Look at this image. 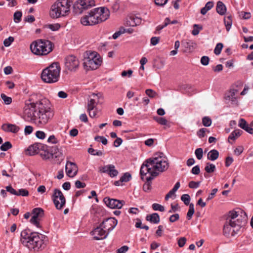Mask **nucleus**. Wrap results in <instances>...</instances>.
<instances>
[{
    "label": "nucleus",
    "mask_w": 253,
    "mask_h": 253,
    "mask_svg": "<svg viewBox=\"0 0 253 253\" xmlns=\"http://www.w3.org/2000/svg\"><path fill=\"white\" fill-rule=\"evenodd\" d=\"M32 96L26 100L24 107V115L26 119L33 122L38 126L46 124L53 117V113L46 104L45 99L35 101Z\"/></svg>",
    "instance_id": "obj_1"
},
{
    "label": "nucleus",
    "mask_w": 253,
    "mask_h": 253,
    "mask_svg": "<svg viewBox=\"0 0 253 253\" xmlns=\"http://www.w3.org/2000/svg\"><path fill=\"white\" fill-rule=\"evenodd\" d=\"M163 156L162 153L156 154L153 157L146 160L141 167V179L146 180L143 189L146 192H150L151 189V181L169 168V164Z\"/></svg>",
    "instance_id": "obj_2"
},
{
    "label": "nucleus",
    "mask_w": 253,
    "mask_h": 253,
    "mask_svg": "<svg viewBox=\"0 0 253 253\" xmlns=\"http://www.w3.org/2000/svg\"><path fill=\"white\" fill-rule=\"evenodd\" d=\"M247 216L245 212L241 214L234 211L229 212L223 226V232L225 236L229 237L238 234L242 227L247 223Z\"/></svg>",
    "instance_id": "obj_3"
},
{
    "label": "nucleus",
    "mask_w": 253,
    "mask_h": 253,
    "mask_svg": "<svg viewBox=\"0 0 253 253\" xmlns=\"http://www.w3.org/2000/svg\"><path fill=\"white\" fill-rule=\"evenodd\" d=\"M110 16L109 10L105 7L94 8L88 14L81 19V23L84 26L97 24L106 20Z\"/></svg>",
    "instance_id": "obj_4"
},
{
    "label": "nucleus",
    "mask_w": 253,
    "mask_h": 253,
    "mask_svg": "<svg viewBox=\"0 0 253 253\" xmlns=\"http://www.w3.org/2000/svg\"><path fill=\"white\" fill-rule=\"evenodd\" d=\"M71 2L69 0H58L51 6L50 16L58 18L67 15L70 12Z\"/></svg>",
    "instance_id": "obj_5"
},
{
    "label": "nucleus",
    "mask_w": 253,
    "mask_h": 253,
    "mask_svg": "<svg viewBox=\"0 0 253 253\" xmlns=\"http://www.w3.org/2000/svg\"><path fill=\"white\" fill-rule=\"evenodd\" d=\"M60 70L59 64L58 62H54L42 70L41 78L44 83H56L59 80Z\"/></svg>",
    "instance_id": "obj_6"
},
{
    "label": "nucleus",
    "mask_w": 253,
    "mask_h": 253,
    "mask_svg": "<svg viewBox=\"0 0 253 253\" xmlns=\"http://www.w3.org/2000/svg\"><path fill=\"white\" fill-rule=\"evenodd\" d=\"M30 49L35 54L45 55L52 50L53 44L48 40H38L31 44Z\"/></svg>",
    "instance_id": "obj_7"
},
{
    "label": "nucleus",
    "mask_w": 253,
    "mask_h": 253,
    "mask_svg": "<svg viewBox=\"0 0 253 253\" xmlns=\"http://www.w3.org/2000/svg\"><path fill=\"white\" fill-rule=\"evenodd\" d=\"M102 60L96 52H86L84 59V66L87 70H95L101 65Z\"/></svg>",
    "instance_id": "obj_8"
},
{
    "label": "nucleus",
    "mask_w": 253,
    "mask_h": 253,
    "mask_svg": "<svg viewBox=\"0 0 253 253\" xmlns=\"http://www.w3.org/2000/svg\"><path fill=\"white\" fill-rule=\"evenodd\" d=\"M28 240H24L23 244L30 250H38L44 248L43 241L37 232H33Z\"/></svg>",
    "instance_id": "obj_9"
},
{
    "label": "nucleus",
    "mask_w": 253,
    "mask_h": 253,
    "mask_svg": "<svg viewBox=\"0 0 253 253\" xmlns=\"http://www.w3.org/2000/svg\"><path fill=\"white\" fill-rule=\"evenodd\" d=\"M52 200L57 210H61L65 206L66 199L62 192L58 189L54 190L52 195Z\"/></svg>",
    "instance_id": "obj_10"
},
{
    "label": "nucleus",
    "mask_w": 253,
    "mask_h": 253,
    "mask_svg": "<svg viewBox=\"0 0 253 253\" xmlns=\"http://www.w3.org/2000/svg\"><path fill=\"white\" fill-rule=\"evenodd\" d=\"M65 67L71 72H76L78 69L80 62L77 58L74 55H69L65 59Z\"/></svg>",
    "instance_id": "obj_11"
},
{
    "label": "nucleus",
    "mask_w": 253,
    "mask_h": 253,
    "mask_svg": "<svg viewBox=\"0 0 253 253\" xmlns=\"http://www.w3.org/2000/svg\"><path fill=\"white\" fill-rule=\"evenodd\" d=\"M95 5L94 0H77L74 4V8H78L82 12L84 10H86Z\"/></svg>",
    "instance_id": "obj_12"
},
{
    "label": "nucleus",
    "mask_w": 253,
    "mask_h": 253,
    "mask_svg": "<svg viewBox=\"0 0 253 253\" xmlns=\"http://www.w3.org/2000/svg\"><path fill=\"white\" fill-rule=\"evenodd\" d=\"M99 171L102 173H107L111 177H114L118 175L119 172L115 169L113 165H108L99 168Z\"/></svg>",
    "instance_id": "obj_13"
},
{
    "label": "nucleus",
    "mask_w": 253,
    "mask_h": 253,
    "mask_svg": "<svg viewBox=\"0 0 253 253\" xmlns=\"http://www.w3.org/2000/svg\"><path fill=\"white\" fill-rule=\"evenodd\" d=\"M118 223L117 220L115 218L110 217L104 220L100 225L105 229V231L109 233L110 231L112 230Z\"/></svg>",
    "instance_id": "obj_14"
},
{
    "label": "nucleus",
    "mask_w": 253,
    "mask_h": 253,
    "mask_svg": "<svg viewBox=\"0 0 253 253\" xmlns=\"http://www.w3.org/2000/svg\"><path fill=\"white\" fill-rule=\"evenodd\" d=\"M92 232L93 238L96 240L104 239L108 235V233H106L107 232L105 231V229L100 224L95 228Z\"/></svg>",
    "instance_id": "obj_15"
},
{
    "label": "nucleus",
    "mask_w": 253,
    "mask_h": 253,
    "mask_svg": "<svg viewBox=\"0 0 253 253\" xmlns=\"http://www.w3.org/2000/svg\"><path fill=\"white\" fill-rule=\"evenodd\" d=\"M103 201L106 206L111 209H121L123 205V201H120L114 199H110L108 197H105Z\"/></svg>",
    "instance_id": "obj_16"
},
{
    "label": "nucleus",
    "mask_w": 253,
    "mask_h": 253,
    "mask_svg": "<svg viewBox=\"0 0 253 253\" xmlns=\"http://www.w3.org/2000/svg\"><path fill=\"white\" fill-rule=\"evenodd\" d=\"M50 152L52 158H54L57 159L58 163H60L61 162L64 160V157L63 156L62 150L57 146L51 147L50 149Z\"/></svg>",
    "instance_id": "obj_17"
},
{
    "label": "nucleus",
    "mask_w": 253,
    "mask_h": 253,
    "mask_svg": "<svg viewBox=\"0 0 253 253\" xmlns=\"http://www.w3.org/2000/svg\"><path fill=\"white\" fill-rule=\"evenodd\" d=\"M67 175L70 177H74L78 172V168L76 165L71 162L68 161L65 166Z\"/></svg>",
    "instance_id": "obj_18"
},
{
    "label": "nucleus",
    "mask_w": 253,
    "mask_h": 253,
    "mask_svg": "<svg viewBox=\"0 0 253 253\" xmlns=\"http://www.w3.org/2000/svg\"><path fill=\"white\" fill-rule=\"evenodd\" d=\"M238 90L236 89H231L226 94L225 99L227 101L231 102L232 104H235L237 103L236 94Z\"/></svg>",
    "instance_id": "obj_19"
},
{
    "label": "nucleus",
    "mask_w": 253,
    "mask_h": 253,
    "mask_svg": "<svg viewBox=\"0 0 253 253\" xmlns=\"http://www.w3.org/2000/svg\"><path fill=\"white\" fill-rule=\"evenodd\" d=\"M1 128L5 132H12L16 133L18 132L20 129L18 126L16 125L11 124H5L1 126Z\"/></svg>",
    "instance_id": "obj_20"
},
{
    "label": "nucleus",
    "mask_w": 253,
    "mask_h": 253,
    "mask_svg": "<svg viewBox=\"0 0 253 253\" xmlns=\"http://www.w3.org/2000/svg\"><path fill=\"white\" fill-rule=\"evenodd\" d=\"M40 144L38 143L34 144L33 145H32L30 146L27 150V153L29 155H34L38 153L39 148H40Z\"/></svg>",
    "instance_id": "obj_21"
},
{
    "label": "nucleus",
    "mask_w": 253,
    "mask_h": 253,
    "mask_svg": "<svg viewBox=\"0 0 253 253\" xmlns=\"http://www.w3.org/2000/svg\"><path fill=\"white\" fill-rule=\"evenodd\" d=\"M243 131L240 129H236L233 132H231V133L230 134V135L228 137V142L232 144V142H230L231 140L235 141L237 138H238L239 136H240Z\"/></svg>",
    "instance_id": "obj_22"
},
{
    "label": "nucleus",
    "mask_w": 253,
    "mask_h": 253,
    "mask_svg": "<svg viewBox=\"0 0 253 253\" xmlns=\"http://www.w3.org/2000/svg\"><path fill=\"white\" fill-rule=\"evenodd\" d=\"M146 219L147 221L155 224L158 223L160 221V216L157 213H154L151 214L147 215L146 217Z\"/></svg>",
    "instance_id": "obj_23"
},
{
    "label": "nucleus",
    "mask_w": 253,
    "mask_h": 253,
    "mask_svg": "<svg viewBox=\"0 0 253 253\" xmlns=\"http://www.w3.org/2000/svg\"><path fill=\"white\" fill-rule=\"evenodd\" d=\"M219 156V152L215 149L211 150L207 155L208 160L213 161L216 160Z\"/></svg>",
    "instance_id": "obj_24"
},
{
    "label": "nucleus",
    "mask_w": 253,
    "mask_h": 253,
    "mask_svg": "<svg viewBox=\"0 0 253 253\" xmlns=\"http://www.w3.org/2000/svg\"><path fill=\"white\" fill-rule=\"evenodd\" d=\"M216 11L221 15H223L225 13L226 11V7L222 2L220 1L217 2L216 5Z\"/></svg>",
    "instance_id": "obj_25"
},
{
    "label": "nucleus",
    "mask_w": 253,
    "mask_h": 253,
    "mask_svg": "<svg viewBox=\"0 0 253 253\" xmlns=\"http://www.w3.org/2000/svg\"><path fill=\"white\" fill-rule=\"evenodd\" d=\"M33 232H32L29 229H25L23 230L21 233V241L23 243L24 240H28L33 234Z\"/></svg>",
    "instance_id": "obj_26"
},
{
    "label": "nucleus",
    "mask_w": 253,
    "mask_h": 253,
    "mask_svg": "<svg viewBox=\"0 0 253 253\" xmlns=\"http://www.w3.org/2000/svg\"><path fill=\"white\" fill-rule=\"evenodd\" d=\"M141 21V19L139 17H130L127 22L129 26L134 27L140 24Z\"/></svg>",
    "instance_id": "obj_27"
},
{
    "label": "nucleus",
    "mask_w": 253,
    "mask_h": 253,
    "mask_svg": "<svg viewBox=\"0 0 253 253\" xmlns=\"http://www.w3.org/2000/svg\"><path fill=\"white\" fill-rule=\"evenodd\" d=\"M224 22L227 31H229L232 24L231 16L228 15L225 16L224 19Z\"/></svg>",
    "instance_id": "obj_28"
},
{
    "label": "nucleus",
    "mask_w": 253,
    "mask_h": 253,
    "mask_svg": "<svg viewBox=\"0 0 253 253\" xmlns=\"http://www.w3.org/2000/svg\"><path fill=\"white\" fill-rule=\"evenodd\" d=\"M169 24H170V19L168 17L166 18L165 20L164 24L163 25H159L156 27V31L154 32L155 34H159L160 31L167 26Z\"/></svg>",
    "instance_id": "obj_29"
},
{
    "label": "nucleus",
    "mask_w": 253,
    "mask_h": 253,
    "mask_svg": "<svg viewBox=\"0 0 253 253\" xmlns=\"http://www.w3.org/2000/svg\"><path fill=\"white\" fill-rule=\"evenodd\" d=\"M43 210L41 208H35L33 210V216L39 218L43 215Z\"/></svg>",
    "instance_id": "obj_30"
},
{
    "label": "nucleus",
    "mask_w": 253,
    "mask_h": 253,
    "mask_svg": "<svg viewBox=\"0 0 253 253\" xmlns=\"http://www.w3.org/2000/svg\"><path fill=\"white\" fill-rule=\"evenodd\" d=\"M215 166L213 164L208 163L205 168V170L207 173H210L213 172L215 170Z\"/></svg>",
    "instance_id": "obj_31"
},
{
    "label": "nucleus",
    "mask_w": 253,
    "mask_h": 253,
    "mask_svg": "<svg viewBox=\"0 0 253 253\" xmlns=\"http://www.w3.org/2000/svg\"><path fill=\"white\" fill-rule=\"evenodd\" d=\"M97 105V103L95 102L94 99H90L88 100L87 103V111L90 110H94Z\"/></svg>",
    "instance_id": "obj_32"
},
{
    "label": "nucleus",
    "mask_w": 253,
    "mask_h": 253,
    "mask_svg": "<svg viewBox=\"0 0 253 253\" xmlns=\"http://www.w3.org/2000/svg\"><path fill=\"white\" fill-rule=\"evenodd\" d=\"M88 152L92 155L101 156L103 155V152L100 150H94L93 148H89L88 149Z\"/></svg>",
    "instance_id": "obj_33"
},
{
    "label": "nucleus",
    "mask_w": 253,
    "mask_h": 253,
    "mask_svg": "<svg viewBox=\"0 0 253 253\" xmlns=\"http://www.w3.org/2000/svg\"><path fill=\"white\" fill-rule=\"evenodd\" d=\"M211 120L209 117H204L202 119V124L206 127H209L211 125Z\"/></svg>",
    "instance_id": "obj_34"
},
{
    "label": "nucleus",
    "mask_w": 253,
    "mask_h": 253,
    "mask_svg": "<svg viewBox=\"0 0 253 253\" xmlns=\"http://www.w3.org/2000/svg\"><path fill=\"white\" fill-rule=\"evenodd\" d=\"M153 119L161 125H166L168 123L167 120L162 117L155 116L153 117Z\"/></svg>",
    "instance_id": "obj_35"
},
{
    "label": "nucleus",
    "mask_w": 253,
    "mask_h": 253,
    "mask_svg": "<svg viewBox=\"0 0 253 253\" xmlns=\"http://www.w3.org/2000/svg\"><path fill=\"white\" fill-rule=\"evenodd\" d=\"M194 211L195 210L194 205L193 204H190L189 205V209L187 213V218H188V220H190L192 218L194 213Z\"/></svg>",
    "instance_id": "obj_36"
},
{
    "label": "nucleus",
    "mask_w": 253,
    "mask_h": 253,
    "mask_svg": "<svg viewBox=\"0 0 253 253\" xmlns=\"http://www.w3.org/2000/svg\"><path fill=\"white\" fill-rule=\"evenodd\" d=\"M12 147L11 143L9 141L5 142L2 144L0 147V149L3 151H6Z\"/></svg>",
    "instance_id": "obj_37"
},
{
    "label": "nucleus",
    "mask_w": 253,
    "mask_h": 253,
    "mask_svg": "<svg viewBox=\"0 0 253 253\" xmlns=\"http://www.w3.org/2000/svg\"><path fill=\"white\" fill-rule=\"evenodd\" d=\"M195 154L198 160H200L202 159L203 156V150L201 148H197L195 150Z\"/></svg>",
    "instance_id": "obj_38"
},
{
    "label": "nucleus",
    "mask_w": 253,
    "mask_h": 253,
    "mask_svg": "<svg viewBox=\"0 0 253 253\" xmlns=\"http://www.w3.org/2000/svg\"><path fill=\"white\" fill-rule=\"evenodd\" d=\"M131 178V174L128 172H126L124 175L120 178L122 182H127L129 181Z\"/></svg>",
    "instance_id": "obj_39"
},
{
    "label": "nucleus",
    "mask_w": 253,
    "mask_h": 253,
    "mask_svg": "<svg viewBox=\"0 0 253 253\" xmlns=\"http://www.w3.org/2000/svg\"><path fill=\"white\" fill-rule=\"evenodd\" d=\"M181 200L186 205H190V197L188 194H183L181 196Z\"/></svg>",
    "instance_id": "obj_40"
},
{
    "label": "nucleus",
    "mask_w": 253,
    "mask_h": 253,
    "mask_svg": "<svg viewBox=\"0 0 253 253\" xmlns=\"http://www.w3.org/2000/svg\"><path fill=\"white\" fill-rule=\"evenodd\" d=\"M0 96L5 104L9 105L11 103L12 98L11 97L7 96L4 93H1Z\"/></svg>",
    "instance_id": "obj_41"
},
{
    "label": "nucleus",
    "mask_w": 253,
    "mask_h": 253,
    "mask_svg": "<svg viewBox=\"0 0 253 253\" xmlns=\"http://www.w3.org/2000/svg\"><path fill=\"white\" fill-rule=\"evenodd\" d=\"M22 13L21 11H17L14 14V20L16 23H19L21 19Z\"/></svg>",
    "instance_id": "obj_42"
},
{
    "label": "nucleus",
    "mask_w": 253,
    "mask_h": 253,
    "mask_svg": "<svg viewBox=\"0 0 253 253\" xmlns=\"http://www.w3.org/2000/svg\"><path fill=\"white\" fill-rule=\"evenodd\" d=\"M152 208L154 211H165L164 206L157 203H154L152 205Z\"/></svg>",
    "instance_id": "obj_43"
},
{
    "label": "nucleus",
    "mask_w": 253,
    "mask_h": 253,
    "mask_svg": "<svg viewBox=\"0 0 253 253\" xmlns=\"http://www.w3.org/2000/svg\"><path fill=\"white\" fill-rule=\"evenodd\" d=\"M223 45L222 43H217L214 48V53L216 55H219L221 53V51L223 48Z\"/></svg>",
    "instance_id": "obj_44"
},
{
    "label": "nucleus",
    "mask_w": 253,
    "mask_h": 253,
    "mask_svg": "<svg viewBox=\"0 0 253 253\" xmlns=\"http://www.w3.org/2000/svg\"><path fill=\"white\" fill-rule=\"evenodd\" d=\"M29 195V192L26 189H19L18 191H17L16 196H27Z\"/></svg>",
    "instance_id": "obj_45"
},
{
    "label": "nucleus",
    "mask_w": 253,
    "mask_h": 253,
    "mask_svg": "<svg viewBox=\"0 0 253 253\" xmlns=\"http://www.w3.org/2000/svg\"><path fill=\"white\" fill-rule=\"evenodd\" d=\"M145 93L150 98H154L157 95V93L151 89H146Z\"/></svg>",
    "instance_id": "obj_46"
},
{
    "label": "nucleus",
    "mask_w": 253,
    "mask_h": 253,
    "mask_svg": "<svg viewBox=\"0 0 253 253\" xmlns=\"http://www.w3.org/2000/svg\"><path fill=\"white\" fill-rule=\"evenodd\" d=\"M13 41L14 38L12 37H9L4 40L3 44L6 47L9 46Z\"/></svg>",
    "instance_id": "obj_47"
},
{
    "label": "nucleus",
    "mask_w": 253,
    "mask_h": 253,
    "mask_svg": "<svg viewBox=\"0 0 253 253\" xmlns=\"http://www.w3.org/2000/svg\"><path fill=\"white\" fill-rule=\"evenodd\" d=\"M99 139L101 140V142L104 145H106L108 143L107 139L104 137V136H96L94 137V140L96 141H99Z\"/></svg>",
    "instance_id": "obj_48"
},
{
    "label": "nucleus",
    "mask_w": 253,
    "mask_h": 253,
    "mask_svg": "<svg viewBox=\"0 0 253 253\" xmlns=\"http://www.w3.org/2000/svg\"><path fill=\"white\" fill-rule=\"evenodd\" d=\"M207 130V129L205 128H201L197 131V135L200 138H203L205 136V133Z\"/></svg>",
    "instance_id": "obj_49"
},
{
    "label": "nucleus",
    "mask_w": 253,
    "mask_h": 253,
    "mask_svg": "<svg viewBox=\"0 0 253 253\" xmlns=\"http://www.w3.org/2000/svg\"><path fill=\"white\" fill-rule=\"evenodd\" d=\"M200 183H201L200 181L196 182V181H191L189 182V187L190 188H197L199 187V186L200 184Z\"/></svg>",
    "instance_id": "obj_50"
},
{
    "label": "nucleus",
    "mask_w": 253,
    "mask_h": 253,
    "mask_svg": "<svg viewBox=\"0 0 253 253\" xmlns=\"http://www.w3.org/2000/svg\"><path fill=\"white\" fill-rule=\"evenodd\" d=\"M210 58L208 56H204L201 59V63L204 66H207L209 64Z\"/></svg>",
    "instance_id": "obj_51"
},
{
    "label": "nucleus",
    "mask_w": 253,
    "mask_h": 253,
    "mask_svg": "<svg viewBox=\"0 0 253 253\" xmlns=\"http://www.w3.org/2000/svg\"><path fill=\"white\" fill-rule=\"evenodd\" d=\"M48 27L52 31H55L59 29V28H60V25L58 23L49 24L48 25Z\"/></svg>",
    "instance_id": "obj_52"
},
{
    "label": "nucleus",
    "mask_w": 253,
    "mask_h": 253,
    "mask_svg": "<svg viewBox=\"0 0 253 253\" xmlns=\"http://www.w3.org/2000/svg\"><path fill=\"white\" fill-rule=\"evenodd\" d=\"M248 125V123L245 119L241 118L239 120L238 126L241 128H245Z\"/></svg>",
    "instance_id": "obj_53"
},
{
    "label": "nucleus",
    "mask_w": 253,
    "mask_h": 253,
    "mask_svg": "<svg viewBox=\"0 0 253 253\" xmlns=\"http://www.w3.org/2000/svg\"><path fill=\"white\" fill-rule=\"evenodd\" d=\"M244 151V147L242 146H238L234 151V154L237 156L241 155Z\"/></svg>",
    "instance_id": "obj_54"
},
{
    "label": "nucleus",
    "mask_w": 253,
    "mask_h": 253,
    "mask_svg": "<svg viewBox=\"0 0 253 253\" xmlns=\"http://www.w3.org/2000/svg\"><path fill=\"white\" fill-rule=\"evenodd\" d=\"M47 142L52 144H56L58 141L54 135H52L48 137Z\"/></svg>",
    "instance_id": "obj_55"
},
{
    "label": "nucleus",
    "mask_w": 253,
    "mask_h": 253,
    "mask_svg": "<svg viewBox=\"0 0 253 253\" xmlns=\"http://www.w3.org/2000/svg\"><path fill=\"white\" fill-rule=\"evenodd\" d=\"M129 249V248L127 246H124L118 249L116 253H126Z\"/></svg>",
    "instance_id": "obj_56"
},
{
    "label": "nucleus",
    "mask_w": 253,
    "mask_h": 253,
    "mask_svg": "<svg viewBox=\"0 0 253 253\" xmlns=\"http://www.w3.org/2000/svg\"><path fill=\"white\" fill-rule=\"evenodd\" d=\"M38 220L39 218H36L35 216H32L30 219V222L34 224L36 227H40V223Z\"/></svg>",
    "instance_id": "obj_57"
},
{
    "label": "nucleus",
    "mask_w": 253,
    "mask_h": 253,
    "mask_svg": "<svg viewBox=\"0 0 253 253\" xmlns=\"http://www.w3.org/2000/svg\"><path fill=\"white\" fill-rule=\"evenodd\" d=\"M36 136L39 139H43L45 137V133L42 131H37L36 133Z\"/></svg>",
    "instance_id": "obj_58"
},
{
    "label": "nucleus",
    "mask_w": 253,
    "mask_h": 253,
    "mask_svg": "<svg viewBox=\"0 0 253 253\" xmlns=\"http://www.w3.org/2000/svg\"><path fill=\"white\" fill-rule=\"evenodd\" d=\"M76 187L77 188H84L86 186V184L84 182H82L80 180H77L75 183Z\"/></svg>",
    "instance_id": "obj_59"
},
{
    "label": "nucleus",
    "mask_w": 253,
    "mask_h": 253,
    "mask_svg": "<svg viewBox=\"0 0 253 253\" xmlns=\"http://www.w3.org/2000/svg\"><path fill=\"white\" fill-rule=\"evenodd\" d=\"M33 130V127L31 126H26L24 129V133L26 135L30 134Z\"/></svg>",
    "instance_id": "obj_60"
},
{
    "label": "nucleus",
    "mask_w": 253,
    "mask_h": 253,
    "mask_svg": "<svg viewBox=\"0 0 253 253\" xmlns=\"http://www.w3.org/2000/svg\"><path fill=\"white\" fill-rule=\"evenodd\" d=\"M186 242V239L185 237H181L178 240V245L179 247L182 248L183 247Z\"/></svg>",
    "instance_id": "obj_61"
},
{
    "label": "nucleus",
    "mask_w": 253,
    "mask_h": 253,
    "mask_svg": "<svg viewBox=\"0 0 253 253\" xmlns=\"http://www.w3.org/2000/svg\"><path fill=\"white\" fill-rule=\"evenodd\" d=\"M240 16L245 19H248L251 17V14L250 12L241 11L240 13Z\"/></svg>",
    "instance_id": "obj_62"
},
{
    "label": "nucleus",
    "mask_w": 253,
    "mask_h": 253,
    "mask_svg": "<svg viewBox=\"0 0 253 253\" xmlns=\"http://www.w3.org/2000/svg\"><path fill=\"white\" fill-rule=\"evenodd\" d=\"M6 191L9 192L10 194L16 195L17 191L13 189L10 185L7 186L5 187Z\"/></svg>",
    "instance_id": "obj_63"
},
{
    "label": "nucleus",
    "mask_w": 253,
    "mask_h": 253,
    "mask_svg": "<svg viewBox=\"0 0 253 253\" xmlns=\"http://www.w3.org/2000/svg\"><path fill=\"white\" fill-rule=\"evenodd\" d=\"M179 218V215L178 213L174 214L172 215H171L169 217V221L171 222H174L177 220H178Z\"/></svg>",
    "instance_id": "obj_64"
}]
</instances>
